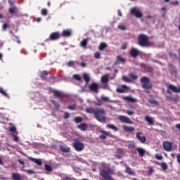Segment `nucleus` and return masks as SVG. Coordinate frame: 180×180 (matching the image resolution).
I'll return each mask as SVG.
<instances>
[{"label":"nucleus","mask_w":180,"mask_h":180,"mask_svg":"<svg viewBox=\"0 0 180 180\" xmlns=\"http://www.w3.org/2000/svg\"><path fill=\"white\" fill-rule=\"evenodd\" d=\"M86 113H90L91 115H94L96 119L101 122V123H105L106 118L105 117L101 116V115H105V110L103 108H94L89 107L86 108Z\"/></svg>","instance_id":"1"},{"label":"nucleus","mask_w":180,"mask_h":180,"mask_svg":"<svg viewBox=\"0 0 180 180\" xmlns=\"http://www.w3.org/2000/svg\"><path fill=\"white\" fill-rule=\"evenodd\" d=\"M138 44L141 47H150L151 44L148 41V37L144 34H141L138 37Z\"/></svg>","instance_id":"2"},{"label":"nucleus","mask_w":180,"mask_h":180,"mask_svg":"<svg viewBox=\"0 0 180 180\" xmlns=\"http://www.w3.org/2000/svg\"><path fill=\"white\" fill-rule=\"evenodd\" d=\"M141 88H143V89H145L146 91L148 89H152L153 88V83H151L150 79L147 77H141Z\"/></svg>","instance_id":"3"},{"label":"nucleus","mask_w":180,"mask_h":180,"mask_svg":"<svg viewBox=\"0 0 180 180\" xmlns=\"http://www.w3.org/2000/svg\"><path fill=\"white\" fill-rule=\"evenodd\" d=\"M115 174L112 169H103L100 172V175L104 180H112V175Z\"/></svg>","instance_id":"4"},{"label":"nucleus","mask_w":180,"mask_h":180,"mask_svg":"<svg viewBox=\"0 0 180 180\" xmlns=\"http://www.w3.org/2000/svg\"><path fill=\"white\" fill-rule=\"evenodd\" d=\"M72 146L75 151H82V150L85 148V146H84L82 142H81L80 140L78 139H75L73 140Z\"/></svg>","instance_id":"5"},{"label":"nucleus","mask_w":180,"mask_h":180,"mask_svg":"<svg viewBox=\"0 0 180 180\" xmlns=\"http://www.w3.org/2000/svg\"><path fill=\"white\" fill-rule=\"evenodd\" d=\"M171 91L175 92L176 94H180V87L177 88L173 84H167V94L171 95Z\"/></svg>","instance_id":"6"},{"label":"nucleus","mask_w":180,"mask_h":180,"mask_svg":"<svg viewBox=\"0 0 180 180\" xmlns=\"http://www.w3.org/2000/svg\"><path fill=\"white\" fill-rule=\"evenodd\" d=\"M49 91L51 94H53L54 96H56V98H65V94H64V93H63L62 91H60L58 90H56L53 88H49Z\"/></svg>","instance_id":"7"},{"label":"nucleus","mask_w":180,"mask_h":180,"mask_svg":"<svg viewBox=\"0 0 180 180\" xmlns=\"http://www.w3.org/2000/svg\"><path fill=\"white\" fill-rule=\"evenodd\" d=\"M118 120L121 122V123H127V124H133L134 122L129 118L128 117H126L124 115H120L118 117Z\"/></svg>","instance_id":"8"},{"label":"nucleus","mask_w":180,"mask_h":180,"mask_svg":"<svg viewBox=\"0 0 180 180\" xmlns=\"http://www.w3.org/2000/svg\"><path fill=\"white\" fill-rule=\"evenodd\" d=\"M162 147L165 151L169 152L172 150V143L168 141H164L162 143Z\"/></svg>","instance_id":"9"},{"label":"nucleus","mask_w":180,"mask_h":180,"mask_svg":"<svg viewBox=\"0 0 180 180\" xmlns=\"http://www.w3.org/2000/svg\"><path fill=\"white\" fill-rule=\"evenodd\" d=\"M131 15H134L135 18H143V13L137 10L136 7L131 8Z\"/></svg>","instance_id":"10"},{"label":"nucleus","mask_w":180,"mask_h":180,"mask_svg":"<svg viewBox=\"0 0 180 180\" xmlns=\"http://www.w3.org/2000/svg\"><path fill=\"white\" fill-rule=\"evenodd\" d=\"M60 37H61V35L60 34V32H54L50 34L49 40L54 41L56 40H58V39H60Z\"/></svg>","instance_id":"11"},{"label":"nucleus","mask_w":180,"mask_h":180,"mask_svg":"<svg viewBox=\"0 0 180 180\" xmlns=\"http://www.w3.org/2000/svg\"><path fill=\"white\" fill-rule=\"evenodd\" d=\"M61 36L63 37H71L72 36V30L71 29L63 30Z\"/></svg>","instance_id":"12"},{"label":"nucleus","mask_w":180,"mask_h":180,"mask_svg":"<svg viewBox=\"0 0 180 180\" xmlns=\"http://www.w3.org/2000/svg\"><path fill=\"white\" fill-rule=\"evenodd\" d=\"M122 99L129 103H135V102H137V99L134 98L131 96H124Z\"/></svg>","instance_id":"13"},{"label":"nucleus","mask_w":180,"mask_h":180,"mask_svg":"<svg viewBox=\"0 0 180 180\" xmlns=\"http://www.w3.org/2000/svg\"><path fill=\"white\" fill-rule=\"evenodd\" d=\"M123 155H124V150L120 148H117L115 155L116 158L120 160L121 158H123Z\"/></svg>","instance_id":"14"},{"label":"nucleus","mask_w":180,"mask_h":180,"mask_svg":"<svg viewBox=\"0 0 180 180\" xmlns=\"http://www.w3.org/2000/svg\"><path fill=\"white\" fill-rule=\"evenodd\" d=\"M129 54L131 57L133 58H136L139 54H140V51H139L137 49L132 48L131 51H129Z\"/></svg>","instance_id":"15"},{"label":"nucleus","mask_w":180,"mask_h":180,"mask_svg":"<svg viewBox=\"0 0 180 180\" xmlns=\"http://www.w3.org/2000/svg\"><path fill=\"white\" fill-rule=\"evenodd\" d=\"M136 139L140 141V143H142V144H144L147 140L146 136H141V132L136 133Z\"/></svg>","instance_id":"16"},{"label":"nucleus","mask_w":180,"mask_h":180,"mask_svg":"<svg viewBox=\"0 0 180 180\" xmlns=\"http://www.w3.org/2000/svg\"><path fill=\"white\" fill-rule=\"evenodd\" d=\"M140 67H141L146 72H153V68L146 65V63H141Z\"/></svg>","instance_id":"17"},{"label":"nucleus","mask_w":180,"mask_h":180,"mask_svg":"<svg viewBox=\"0 0 180 180\" xmlns=\"http://www.w3.org/2000/svg\"><path fill=\"white\" fill-rule=\"evenodd\" d=\"M11 178L13 180H22L23 179V177L22 176V175L19 173H16V172H13L11 174Z\"/></svg>","instance_id":"18"},{"label":"nucleus","mask_w":180,"mask_h":180,"mask_svg":"<svg viewBox=\"0 0 180 180\" xmlns=\"http://www.w3.org/2000/svg\"><path fill=\"white\" fill-rule=\"evenodd\" d=\"M90 91H92V92H95L96 94H98V84L96 83H92L89 86Z\"/></svg>","instance_id":"19"},{"label":"nucleus","mask_w":180,"mask_h":180,"mask_svg":"<svg viewBox=\"0 0 180 180\" xmlns=\"http://www.w3.org/2000/svg\"><path fill=\"white\" fill-rule=\"evenodd\" d=\"M120 63H126V59L122 58L121 55L117 56V60L114 63L115 65H117Z\"/></svg>","instance_id":"20"},{"label":"nucleus","mask_w":180,"mask_h":180,"mask_svg":"<svg viewBox=\"0 0 180 180\" xmlns=\"http://www.w3.org/2000/svg\"><path fill=\"white\" fill-rule=\"evenodd\" d=\"M165 98L169 101H172V102H178L179 99V96H176L174 97H172V96H165Z\"/></svg>","instance_id":"21"},{"label":"nucleus","mask_w":180,"mask_h":180,"mask_svg":"<svg viewBox=\"0 0 180 180\" xmlns=\"http://www.w3.org/2000/svg\"><path fill=\"white\" fill-rule=\"evenodd\" d=\"M125 172L129 175H132V176L136 175V172L127 165L125 166Z\"/></svg>","instance_id":"22"},{"label":"nucleus","mask_w":180,"mask_h":180,"mask_svg":"<svg viewBox=\"0 0 180 180\" xmlns=\"http://www.w3.org/2000/svg\"><path fill=\"white\" fill-rule=\"evenodd\" d=\"M77 129L82 131H85L88 129V124L86 123H81L80 124L77 125Z\"/></svg>","instance_id":"23"},{"label":"nucleus","mask_w":180,"mask_h":180,"mask_svg":"<svg viewBox=\"0 0 180 180\" xmlns=\"http://www.w3.org/2000/svg\"><path fill=\"white\" fill-rule=\"evenodd\" d=\"M145 121L148 122V123L150 124V126H154V118H153L150 116H146Z\"/></svg>","instance_id":"24"},{"label":"nucleus","mask_w":180,"mask_h":180,"mask_svg":"<svg viewBox=\"0 0 180 180\" xmlns=\"http://www.w3.org/2000/svg\"><path fill=\"white\" fill-rule=\"evenodd\" d=\"M126 89H127V86L122 85L121 87L117 89V92H118V94H124V92H126Z\"/></svg>","instance_id":"25"},{"label":"nucleus","mask_w":180,"mask_h":180,"mask_svg":"<svg viewBox=\"0 0 180 180\" xmlns=\"http://www.w3.org/2000/svg\"><path fill=\"white\" fill-rule=\"evenodd\" d=\"M122 129L124 131H130V132L134 131V130H136L134 127H129L126 125L122 126Z\"/></svg>","instance_id":"26"},{"label":"nucleus","mask_w":180,"mask_h":180,"mask_svg":"<svg viewBox=\"0 0 180 180\" xmlns=\"http://www.w3.org/2000/svg\"><path fill=\"white\" fill-rule=\"evenodd\" d=\"M101 133L102 134L100 135V139L101 140H105V139H106V137H108V136H110V132H109V131H103Z\"/></svg>","instance_id":"27"},{"label":"nucleus","mask_w":180,"mask_h":180,"mask_svg":"<svg viewBox=\"0 0 180 180\" xmlns=\"http://www.w3.org/2000/svg\"><path fill=\"white\" fill-rule=\"evenodd\" d=\"M50 74V72L44 70L42 72H40L39 73V77L40 78H41L42 79H46V78H47V75H49Z\"/></svg>","instance_id":"28"},{"label":"nucleus","mask_w":180,"mask_h":180,"mask_svg":"<svg viewBox=\"0 0 180 180\" xmlns=\"http://www.w3.org/2000/svg\"><path fill=\"white\" fill-rule=\"evenodd\" d=\"M89 40V38L84 39L82 41H80V46L83 49H86V46L88 44V41Z\"/></svg>","instance_id":"29"},{"label":"nucleus","mask_w":180,"mask_h":180,"mask_svg":"<svg viewBox=\"0 0 180 180\" xmlns=\"http://www.w3.org/2000/svg\"><path fill=\"white\" fill-rule=\"evenodd\" d=\"M136 151L139 153V157H144L146 155V150L142 148H137Z\"/></svg>","instance_id":"30"},{"label":"nucleus","mask_w":180,"mask_h":180,"mask_svg":"<svg viewBox=\"0 0 180 180\" xmlns=\"http://www.w3.org/2000/svg\"><path fill=\"white\" fill-rule=\"evenodd\" d=\"M9 13L11 15H13V13H18V8H16L15 6H12L9 9H8Z\"/></svg>","instance_id":"31"},{"label":"nucleus","mask_w":180,"mask_h":180,"mask_svg":"<svg viewBox=\"0 0 180 180\" xmlns=\"http://www.w3.org/2000/svg\"><path fill=\"white\" fill-rule=\"evenodd\" d=\"M59 149L60 150V151H62V153H70V150H71L70 148L65 147L63 146H60Z\"/></svg>","instance_id":"32"},{"label":"nucleus","mask_w":180,"mask_h":180,"mask_svg":"<svg viewBox=\"0 0 180 180\" xmlns=\"http://www.w3.org/2000/svg\"><path fill=\"white\" fill-rule=\"evenodd\" d=\"M30 160L32 161V162H34V164H37V165H41V160L40 159H36L33 158H30Z\"/></svg>","instance_id":"33"},{"label":"nucleus","mask_w":180,"mask_h":180,"mask_svg":"<svg viewBox=\"0 0 180 180\" xmlns=\"http://www.w3.org/2000/svg\"><path fill=\"white\" fill-rule=\"evenodd\" d=\"M107 127H108V129H111V130H113L114 131H118V130H119V129L117 128L116 126H115L114 124H107Z\"/></svg>","instance_id":"34"},{"label":"nucleus","mask_w":180,"mask_h":180,"mask_svg":"<svg viewBox=\"0 0 180 180\" xmlns=\"http://www.w3.org/2000/svg\"><path fill=\"white\" fill-rule=\"evenodd\" d=\"M108 81H109V78L108 77V75H105L101 77L102 84H106Z\"/></svg>","instance_id":"35"},{"label":"nucleus","mask_w":180,"mask_h":180,"mask_svg":"<svg viewBox=\"0 0 180 180\" xmlns=\"http://www.w3.org/2000/svg\"><path fill=\"white\" fill-rule=\"evenodd\" d=\"M75 123H81L82 122H84V119L82 117H76L74 119Z\"/></svg>","instance_id":"36"},{"label":"nucleus","mask_w":180,"mask_h":180,"mask_svg":"<svg viewBox=\"0 0 180 180\" xmlns=\"http://www.w3.org/2000/svg\"><path fill=\"white\" fill-rule=\"evenodd\" d=\"M108 47V45L105 43H101L98 47L99 50L102 51L103 50H105Z\"/></svg>","instance_id":"37"},{"label":"nucleus","mask_w":180,"mask_h":180,"mask_svg":"<svg viewBox=\"0 0 180 180\" xmlns=\"http://www.w3.org/2000/svg\"><path fill=\"white\" fill-rule=\"evenodd\" d=\"M129 78H130V79H131V82H132L135 79H137L138 77H137V75H134V73H130Z\"/></svg>","instance_id":"38"},{"label":"nucleus","mask_w":180,"mask_h":180,"mask_svg":"<svg viewBox=\"0 0 180 180\" xmlns=\"http://www.w3.org/2000/svg\"><path fill=\"white\" fill-rule=\"evenodd\" d=\"M83 79H84V81L86 82V84H88V82H89V75L88 74H84L83 75Z\"/></svg>","instance_id":"39"},{"label":"nucleus","mask_w":180,"mask_h":180,"mask_svg":"<svg viewBox=\"0 0 180 180\" xmlns=\"http://www.w3.org/2000/svg\"><path fill=\"white\" fill-rule=\"evenodd\" d=\"M45 169L48 171V172H51V171H53V167H51L50 165H45Z\"/></svg>","instance_id":"40"},{"label":"nucleus","mask_w":180,"mask_h":180,"mask_svg":"<svg viewBox=\"0 0 180 180\" xmlns=\"http://www.w3.org/2000/svg\"><path fill=\"white\" fill-rule=\"evenodd\" d=\"M1 27L3 32H6V29L9 27V25L8 23H4Z\"/></svg>","instance_id":"41"},{"label":"nucleus","mask_w":180,"mask_h":180,"mask_svg":"<svg viewBox=\"0 0 180 180\" xmlns=\"http://www.w3.org/2000/svg\"><path fill=\"white\" fill-rule=\"evenodd\" d=\"M160 167H161L162 169H163V171H165V169H167V168H168V165H167V163H165V162L161 163Z\"/></svg>","instance_id":"42"},{"label":"nucleus","mask_w":180,"mask_h":180,"mask_svg":"<svg viewBox=\"0 0 180 180\" xmlns=\"http://www.w3.org/2000/svg\"><path fill=\"white\" fill-rule=\"evenodd\" d=\"M51 102L55 106V108H60V104L56 101L51 100Z\"/></svg>","instance_id":"43"},{"label":"nucleus","mask_w":180,"mask_h":180,"mask_svg":"<svg viewBox=\"0 0 180 180\" xmlns=\"http://www.w3.org/2000/svg\"><path fill=\"white\" fill-rule=\"evenodd\" d=\"M122 79L125 82H131V79H130V77H127V76H123Z\"/></svg>","instance_id":"44"},{"label":"nucleus","mask_w":180,"mask_h":180,"mask_svg":"<svg viewBox=\"0 0 180 180\" xmlns=\"http://www.w3.org/2000/svg\"><path fill=\"white\" fill-rule=\"evenodd\" d=\"M48 13H49V12L47 11V9L43 8V9L41 10V15H42L43 16H47Z\"/></svg>","instance_id":"45"},{"label":"nucleus","mask_w":180,"mask_h":180,"mask_svg":"<svg viewBox=\"0 0 180 180\" xmlns=\"http://www.w3.org/2000/svg\"><path fill=\"white\" fill-rule=\"evenodd\" d=\"M0 94L4 95V96H8V94H6V91L4 90L3 88H1V87H0Z\"/></svg>","instance_id":"46"},{"label":"nucleus","mask_w":180,"mask_h":180,"mask_svg":"<svg viewBox=\"0 0 180 180\" xmlns=\"http://www.w3.org/2000/svg\"><path fill=\"white\" fill-rule=\"evenodd\" d=\"M128 148H129V150H131L132 148H136V143H132L128 145Z\"/></svg>","instance_id":"47"},{"label":"nucleus","mask_w":180,"mask_h":180,"mask_svg":"<svg viewBox=\"0 0 180 180\" xmlns=\"http://www.w3.org/2000/svg\"><path fill=\"white\" fill-rule=\"evenodd\" d=\"M67 65L68 67H74V65H75V63H74V61L70 60L68 62Z\"/></svg>","instance_id":"48"},{"label":"nucleus","mask_w":180,"mask_h":180,"mask_svg":"<svg viewBox=\"0 0 180 180\" xmlns=\"http://www.w3.org/2000/svg\"><path fill=\"white\" fill-rule=\"evenodd\" d=\"M73 78L76 79V81H81V76L79 75H74Z\"/></svg>","instance_id":"49"},{"label":"nucleus","mask_w":180,"mask_h":180,"mask_svg":"<svg viewBox=\"0 0 180 180\" xmlns=\"http://www.w3.org/2000/svg\"><path fill=\"white\" fill-rule=\"evenodd\" d=\"M9 131H11V133H16V127H10Z\"/></svg>","instance_id":"50"},{"label":"nucleus","mask_w":180,"mask_h":180,"mask_svg":"<svg viewBox=\"0 0 180 180\" xmlns=\"http://www.w3.org/2000/svg\"><path fill=\"white\" fill-rule=\"evenodd\" d=\"M11 136L12 137H13L14 141H15V143H18L19 141V138L16 135L12 134Z\"/></svg>","instance_id":"51"},{"label":"nucleus","mask_w":180,"mask_h":180,"mask_svg":"<svg viewBox=\"0 0 180 180\" xmlns=\"http://www.w3.org/2000/svg\"><path fill=\"white\" fill-rule=\"evenodd\" d=\"M68 109H69V110H75V105L68 106Z\"/></svg>","instance_id":"52"},{"label":"nucleus","mask_w":180,"mask_h":180,"mask_svg":"<svg viewBox=\"0 0 180 180\" xmlns=\"http://www.w3.org/2000/svg\"><path fill=\"white\" fill-rule=\"evenodd\" d=\"M161 11H162V12H164L163 13V18H165V15L167 13V8L165 7H163V8H161Z\"/></svg>","instance_id":"53"},{"label":"nucleus","mask_w":180,"mask_h":180,"mask_svg":"<svg viewBox=\"0 0 180 180\" xmlns=\"http://www.w3.org/2000/svg\"><path fill=\"white\" fill-rule=\"evenodd\" d=\"M94 57H95V58H101V53H99V52H96V53H94Z\"/></svg>","instance_id":"54"},{"label":"nucleus","mask_w":180,"mask_h":180,"mask_svg":"<svg viewBox=\"0 0 180 180\" xmlns=\"http://www.w3.org/2000/svg\"><path fill=\"white\" fill-rule=\"evenodd\" d=\"M70 116H71V115H70L69 112H65L63 117H64V119H68L70 117Z\"/></svg>","instance_id":"55"},{"label":"nucleus","mask_w":180,"mask_h":180,"mask_svg":"<svg viewBox=\"0 0 180 180\" xmlns=\"http://www.w3.org/2000/svg\"><path fill=\"white\" fill-rule=\"evenodd\" d=\"M155 159H156V160H161V159L162 158V155H159V154H156V155H155Z\"/></svg>","instance_id":"56"},{"label":"nucleus","mask_w":180,"mask_h":180,"mask_svg":"<svg viewBox=\"0 0 180 180\" xmlns=\"http://www.w3.org/2000/svg\"><path fill=\"white\" fill-rule=\"evenodd\" d=\"M126 114L129 115L130 116H131V115H134V112H133L131 110H127Z\"/></svg>","instance_id":"57"},{"label":"nucleus","mask_w":180,"mask_h":180,"mask_svg":"<svg viewBox=\"0 0 180 180\" xmlns=\"http://www.w3.org/2000/svg\"><path fill=\"white\" fill-rule=\"evenodd\" d=\"M101 100L104 101L105 102H108L109 101V98H108L106 96H102Z\"/></svg>","instance_id":"58"},{"label":"nucleus","mask_w":180,"mask_h":180,"mask_svg":"<svg viewBox=\"0 0 180 180\" xmlns=\"http://www.w3.org/2000/svg\"><path fill=\"white\" fill-rule=\"evenodd\" d=\"M171 5H174V6H176V5H179V2L178 1H172L170 2Z\"/></svg>","instance_id":"59"},{"label":"nucleus","mask_w":180,"mask_h":180,"mask_svg":"<svg viewBox=\"0 0 180 180\" xmlns=\"http://www.w3.org/2000/svg\"><path fill=\"white\" fill-rule=\"evenodd\" d=\"M149 103H150L152 105L153 104L157 105V101H155V100H150Z\"/></svg>","instance_id":"60"},{"label":"nucleus","mask_w":180,"mask_h":180,"mask_svg":"<svg viewBox=\"0 0 180 180\" xmlns=\"http://www.w3.org/2000/svg\"><path fill=\"white\" fill-rule=\"evenodd\" d=\"M118 28L121 30H126V27H124V25H119Z\"/></svg>","instance_id":"61"},{"label":"nucleus","mask_w":180,"mask_h":180,"mask_svg":"<svg viewBox=\"0 0 180 180\" xmlns=\"http://www.w3.org/2000/svg\"><path fill=\"white\" fill-rule=\"evenodd\" d=\"M27 174H34V171L33 169L27 170Z\"/></svg>","instance_id":"62"},{"label":"nucleus","mask_w":180,"mask_h":180,"mask_svg":"<svg viewBox=\"0 0 180 180\" xmlns=\"http://www.w3.org/2000/svg\"><path fill=\"white\" fill-rule=\"evenodd\" d=\"M176 158H177V162H178L179 164H180V154H179V155H176Z\"/></svg>","instance_id":"63"},{"label":"nucleus","mask_w":180,"mask_h":180,"mask_svg":"<svg viewBox=\"0 0 180 180\" xmlns=\"http://www.w3.org/2000/svg\"><path fill=\"white\" fill-rule=\"evenodd\" d=\"M62 180H72V179H71V177L66 176L63 178Z\"/></svg>","instance_id":"64"}]
</instances>
